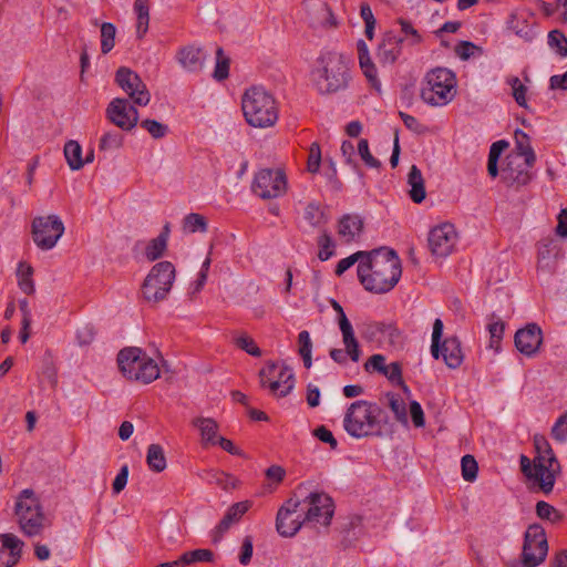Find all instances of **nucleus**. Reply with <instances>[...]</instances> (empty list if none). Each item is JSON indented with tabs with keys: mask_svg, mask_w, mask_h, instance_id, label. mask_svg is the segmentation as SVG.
I'll return each instance as SVG.
<instances>
[{
	"mask_svg": "<svg viewBox=\"0 0 567 567\" xmlns=\"http://www.w3.org/2000/svg\"><path fill=\"white\" fill-rule=\"evenodd\" d=\"M254 546L252 539L250 536H246L243 540L240 554H239V563L244 566H247L252 557Z\"/></svg>",
	"mask_w": 567,
	"mask_h": 567,
	"instance_id": "0e129e2a",
	"label": "nucleus"
},
{
	"mask_svg": "<svg viewBox=\"0 0 567 567\" xmlns=\"http://www.w3.org/2000/svg\"><path fill=\"white\" fill-rule=\"evenodd\" d=\"M298 498L300 513L307 524H319L328 526L334 513V504L332 498L322 491H310L308 485L300 484L295 493Z\"/></svg>",
	"mask_w": 567,
	"mask_h": 567,
	"instance_id": "0eeeda50",
	"label": "nucleus"
},
{
	"mask_svg": "<svg viewBox=\"0 0 567 567\" xmlns=\"http://www.w3.org/2000/svg\"><path fill=\"white\" fill-rule=\"evenodd\" d=\"M402 274L401 261L396 252L382 247L365 252L358 265V278L371 292L384 293L393 289Z\"/></svg>",
	"mask_w": 567,
	"mask_h": 567,
	"instance_id": "f257e3e1",
	"label": "nucleus"
},
{
	"mask_svg": "<svg viewBox=\"0 0 567 567\" xmlns=\"http://www.w3.org/2000/svg\"><path fill=\"white\" fill-rule=\"evenodd\" d=\"M313 435L321 442L328 443L332 449H336L338 445L332 432L328 430L324 425L317 427L313 431Z\"/></svg>",
	"mask_w": 567,
	"mask_h": 567,
	"instance_id": "774afa93",
	"label": "nucleus"
},
{
	"mask_svg": "<svg viewBox=\"0 0 567 567\" xmlns=\"http://www.w3.org/2000/svg\"><path fill=\"white\" fill-rule=\"evenodd\" d=\"M176 58L185 70L194 72L202 69L205 54L200 48L187 45L177 52Z\"/></svg>",
	"mask_w": 567,
	"mask_h": 567,
	"instance_id": "bb28decb",
	"label": "nucleus"
},
{
	"mask_svg": "<svg viewBox=\"0 0 567 567\" xmlns=\"http://www.w3.org/2000/svg\"><path fill=\"white\" fill-rule=\"evenodd\" d=\"M542 330L536 323H529L515 333V346L525 355H533L542 344Z\"/></svg>",
	"mask_w": 567,
	"mask_h": 567,
	"instance_id": "4be33fe9",
	"label": "nucleus"
},
{
	"mask_svg": "<svg viewBox=\"0 0 567 567\" xmlns=\"http://www.w3.org/2000/svg\"><path fill=\"white\" fill-rule=\"evenodd\" d=\"M303 219L313 228L323 225L326 223V216L321 205L316 202L308 203L305 207Z\"/></svg>",
	"mask_w": 567,
	"mask_h": 567,
	"instance_id": "58836bf2",
	"label": "nucleus"
},
{
	"mask_svg": "<svg viewBox=\"0 0 567 567\" xmlns=\"http://www.w3.org/2000/svg\"><path fill=\"white\" fill-rule=\"evenodd\" d=\"M167 227H165L164 233L159 234L148 243L145 249V256L150 261H154L163 256L167 246Z\"/></svg>",
	"mask_w": 567,
	"mask_h": 567,
	"instance_id": "e433bc0d",
	"label": "nucleus"
},
{
	"mask_svg": "<svg viewBox=\"0 0 567 567\" xmlns=\"http://www.w3.org/2000/svg\"><path fill=\"white\" fill-rule=\"evenodd\" d=\"M251 507V502L244 501L233 504L224 515L223 519L216 527V532L219 536H223L234 524L238 523L241 517Z\"/></svg>",
	"mask_w": 567,
	"mask_h": 567,
	"instance_id": "cd10ccee",
	"label": "nucleus"
},
{
	"mask_svg": "<svg viewBox=\"0 0 567 567\" xmlns=\"http://www.w3.org/2000/svg\"><path fill=\"white\" fill-rule=\"evenodd\" d=\"M107 120L123 131H131L138 122V112L127 99L115 97L106 107Z\"/></svg>",
	"mask_w": 567,
	"mask_h": 567,
	"instance_id": "6ab92c4d",
	"label": "nucleus"
},
{
	"mask_svg": "<svg viewBox=\"0 0 567 567\" xmlns=\"http://www.w3.org/2000/svg\"><path fill=\"white\" fill-rule=\"evenodd\" d=\"M23 543L13 534H0V567H13L21 557Z\"/></svg>",
	"mask_w": 567,
	"mask_h": 567,
	"instance_id": "5701e85b",
	"label": "nucleus"
},
{
	"mask_svg": "<svg viewBox=\"0 0 567 567\" xmlns=\"http://www.w3.org/2000/svg\"><path fill=\"white\" fill-rule=\"evenodd\" d=\"M299 354L303 360V364L309 369L312 364L311 351L312 341L307 330H302L298 336Z\"/></svg>",
	"mask_w": 567,
	"mask_h": 567,
	"instance_id": "79ce46f5",
	"label": "nucleus"
},
{
	"mask_svg": "<svg viewBox=\"0 0 567 567\" xmlns=\"http://www.w3.org/2000/svg\"><path fill=\"white\" fill-rule=\"evenodd\" d=\"M117 363L121 372L128 380L148 384L159 377L157 363L140 348L121 350Z\"/></svg>",
	"mask_w": 567,
	"mask_h": 567,
	"instance_id": "6e6552de",
	"label": "nucleus"
},
{
	"mask_svg": "<svg viewBox=\"0 0 567 567\" xmlns=\"http://www.w3.org/2000/svg\"><path fill=\"white\" fill-rule=\"evenodd\" d=\"M457 93V79L447 68H434L424 75L420 96L431 106L441 107L450 104Z\"/></svg>",
	"mask_w": 567,
	"mask_h": 567,
	"instance_id": "423d86ee",
	"label": "nucleus"
},
{
	"mask_svg": "<svg viewBox=\"0 0 567 567\" xmlns=\"http://www.w3.org/2000/svg\"><path fill=\"white\" fill-rule=\"evenodd\" d=\"M192 424L199 431L204 446L217 445V440L220 437L217 435L219 426L214 419L199 416L194 419Z\"/></svg>",
	"mask_w": 567,
	"mask_h": 567,
	"instance_id": "c756f323",
	"label": "nucleus"
},
{
	"mask_svg": "<svg viewBox=\"0 0 567 567\" xmlns=\"http://www.w3.org/2000/svg\"><path fill=\"white\" fill-rule=\"evenodd\" d=\"M146 462L152 471H164L166 468V458L163 447L158 444H151L147 449Z\"/></svg>",
	"mask_w": 567,
	"mask_h": 567,
	"instance_id": "c9c22d12",
	"label": "nucleus"
},
{
	"mask_svg": "<svg viewBox=\"0 0 567 567\" xmlns=\"http://www.w3.org/2000/svg\"><path fill=\"white\" fill-rule=\"evenodd\" d=\"M246 122L254 127H271L278 121V105L275 97L262 86H251L241 97Z\"/></svg>",
	"mask_w": 567,
	"mask_h": 567,
	"instance_id": "39448f33",
	"label": "nucleus"
},
{
	"mask_svg": "<svg viewBox=\"0 0 567 567\" xmlns=\"http://www.w3.org/2000/svg\"><path fill=\"white\" fill-rule=\"evenodd\" d=\"M443 321L435 319L432 331L431 354L434 359L442 358L450 369H457L464 359L461 341L456 337H450L441 342L443 334Z\"/></svg>",
	"mask_w": 567,
	"mask_h": 567,
	"instance_id": "f8f14e48",
	"label": "nucleus"
},
{
	"mask_svg": "<svg viewBox=\"0 0 567 567\" xmlns=\"http://www.w3.org/2000/svg\"><path fill=\"white\" fill-rule=\"evenodd\" d=\"M209 482L215 483L225 489L235 487V478L224 472L210 473Z\"/></svg>",
	"mask_w": 567,
	"mask_h": 567,
	"instance_id": "680f3d73",
	"label": "nucleus"
},
{
	"mask_svg": "<svg viewBox=\"0 0 567 567\" xmlns=\"http://www.w3.org/2000/svg\"><path fill=\"white\" fill-rule=\"evenodd\" d=\"M382 374L386 377L388 380L395 385L403 384L402 367L399 362H391L390 364H388Z\"/></svg>",
	"mask_w": 567,
	"mask_h": 567,
	"instance_id": "4d7b16f0",
	"label": "nucleus"
},
{
	"mask_svg": "<svg viewBox=\"0 0 567 567\" xmlns=\"http://www.w3.org/2000/svg\"><path fill=\"white\" fill-rule=\"evenodd\" d=\"M536 513L542 519H548L550 522H555L559 517L557 511L551 505L543 501L536 504Z\"/></svg>",
	"mask_w": 567,
	"mask_h": 567,
	"instance_id": "052dcab7",
	"label": "nucleus"
},
{
	"mask_svg": "<svg viewBox=\"0 0 567 567\" xmlns=\"http://www.w3.org/2000/svg\"><path fill=\"white\" fill-rule=\"evenodd\" d=\"M408 184L410 186L409 194L411 199L416 204L422 203L426 196L424 178L421 171L415 165H412L410 168Z\"/></svg>",
	"mask_w": 567,
	"mask_h": 567,
	"instance_id": "7c9ffc66",
	"label": "nucleus"
},
{
	"mask_svg": "<svg viewBox=\"0 0 567 567\" xmlns=\"http://www.w3.org/2000/svg\"><path fill=\"white\" fill-rule=\"evenodd\" d=\"M32 239L41 250H51L64 234V224L58 215L38 216L31 225Z\"/></svg>",
	"mask_w": 567,
	"mask_h": 567,
	"instance_id": "ddd939ff",
	"label": "nucleus"
},
{
	"mask_svg": "<svg viewBox=\"0 0 567 567\" xmlns=\"http://www.w3.org/2000/svg\"><path fill=\"white\" fill-rule=\"evenodd\" d=\"M260 383L279 398L286 396L295 386L292 369L284 363H267L260 373Z\"/></svg>",
	"mask_w": 567,
	"mask_h": 567,
	"instance_id": "2eb2a0df",
	"label": "nucleus"
},
{
	"mask_svg": "<svg viewBox=\"0 0 567 567\" xmlns=\"http://www.w3.org/2000/svg\"><path fill=\"white\" fill-rule=\"evenodd\" d=\"M321 151L318 143H312L309 150L307 167L310 173H317L320 167Z\"/></svg>",
	"mask_w": 567,
	"mask_h": 567,
	"instance_id": "13d9d810",
	"label": "nucleus"
},
{
	"mask_svg": "<svg viewBox=\"0 0 567 567\" xmlns=\"http://www.w3.org/2000/svg\"><path fill=\"white\" fill-rule=\"evenodd\" d=\"M507 84L512 87V94L516 103L522 107H527V87L522 81L517 76H511L507 79Z\"/></svg>",
	"mask_w": 567,
	"mask_h": 567,
	"instance_id": "c03bdc74",
	"label": "nucleus"
},
{
	"mask_svg": "<svg viewBox=\"0 0 567 567\" xmlns=\"http://www.w3.org/2000/svg\"><path fill=\"white\" fill-rule=\"evenodd\" d=\"M548 544L545 530L539 525H530L525 532L522 559L513 561L508 567H537L546 558Z\"/></svg>",
	"mask_w": 567,
	"mask_h": 567,
	"instance_id": "9b49d317",
	"label": "nucleus"
},
{
	"mask_svg": "<svg viewBox=\"0 0 567 567\" xmlns=\"http://www.w3.org/2000/svg\"><path fill=\"white\" fill-rule=\"evenodd\" d=\"M342 423L351 437L381 436L386 425V416L375 402L357 400L347 408Z\"/></svg>",
	"mask_w": 567,
	"mask_h": 567,
	"instance_id": "7ed1b4c3",
	"label": "nucleus"
},
{
	"mask_svg": "<svg viewBox=\"0 0 567 567\" xmlns=\"http://www.w3.org/2000/svg\"><path fill=\"white\" fill-rule=\"evenodd\" d=\"M116 28L113 23L104 22L101 25V51L109 53L115 45Z\"/></svg>",
	"mask_w": 567,
	"mask_h": 567,
	"instance_id": "a19ab883",
	"label": "nucleus"
},
{
	"mask_svg": "<svg viewBox=\"0 0 567 567\" xmlns=\"http://www.w3.org/2000/svg\"><path fill=\"white\" fill-rule=\"evenodd\" d=\"M363 221L357 215H344L338 225V236L342 243L349 244L357 240L362 231Z\"/></svg>",
	"mask_w": 567,
	"mask_h": 567,
	"instance_id": "393cba45",
	"label": "nucleus"
},
{
	"mask_svg": "<svg viewBox=\"0 0 567 567\" xmlns=\"http://www.w3.org/2000/svg\"><path fill=\"white\" fill-rule=\"evenodd\" d=\"M564 257L560 241L556 238H545L538 246V269L544 272H555L559 260Z\"/></svg>",
	"mask_w": 567,
	"mask_h": 567,
	"instance_id": "aec40b11",
	"label": "nucleus"
},
{
	"mask_svg": "<svg viewBox=\"0 0 567 567\" xmlns=\"http://www.w3.org/2000/svg\"><path fill=\"white\" fill-rule=\"evenodd\" d=\"M229 74V59L224 54L221 48L216 51V65L214 70V78L217 81H223L228 78Z\"/></svg>",
	"mask_w": 567,
	"mask_h": 567,
	"instance_id": "de8ad7c7",
	"label": "nucleus"
},
{
	"mask_svg": "<svg viewBox=\"0 0 567 567\" xmlns=\"http://www.w3.org/2000/svg\"><path fill=\"white\" fill-rule=\"evenodd\" d=\"M64 156L72 171H79L84 166L82 147L76 141H69L64 145Z\"/></svg>",
	"mask_w": 567,
	"mask_h": 567,
	"instance_id": "473e14b6",
	"label": "nucleus"
},
{
	"mask_svg": "<svg viewBox=\"0 0 567 567\" xmlns=\"http://www.w3.org/2000/svg\"><path fill=\"white\" fill-rule=\"evenodd\" d=\"M402 40L395 35H386L378 48V59L383 64L394 63L401 54Z\"/></svg>",
	"mask_w": 567,
	"mask_h": 567,
	"instance_id": "c85d7f7f",
	"label": "nucleus"
},
{
	"mask_svg": "<svg viewBox=\"0 0 567 567\" xmlns=\"http://www.w3.org/2000/svg\"><path fill=\"white\" fill-rule=\"evenodd\" d=\"M457 243L454 225L444 223L432 228L429 233L427 245L431 254L437 258L451 255Z\"/></svg>",
	"mask_w": 567,
	"mask_h": 567,
	"instance_id": "f3484780",
	"label": "nucleus"
},
{
	"mask_svg": "<svg viewBox=\"0 0 567 567\" xmlns=\"http://www.w3.org/2000/svg\"><path fill=\"white\" fill-rule=\"evenodd\" d=\"M534 445L536 455L533 463L527 456L522 455L520 467L533 487L547 494L553 491L560 465L545 436L535 435Z\"/></svg>",
	"mask_w": 567,
	"mask_h": 567,
	"instance_id": "20e7f679",
	"label": "nucleus"
},
{
	"mask_svg": "<svg viewBox=\"0 0 567 567\" xmlns=\"http://www.w3.org/2000/svg\"><path fill=\"white\" fill-rule=\"evenodd\" d=\"M389 406L391 411L394 413L396 421L404 424L408 423L406 404L401 396L396 394L390 395Z\"/></svg>",
	"mask_w": 567,
	"mask_h": 567,
	"instance_id": "49530a36",
	"label": "nucleus"
},
{
	"mask_svg": "<svg viewBox=\"0 0 567 567\" xmlns=\"http://www.w3.org/2000/svg\"><path fill=\"white\" fill-rule=\"evenodd\" d=\"M462 477L466 482H474L477 477L478 465L472 455H464L461 460Z\"/></svg>",
	"mask_w": 567,
	"mask_h": 567,
	"instance_id": "09e8293b",
	"label": "nucleus"
},
{
	"mask_svg": "<svg viewBox=\"0 0 567 567\" xmlns=\"http://www.w3.org/2000/svg\"><path fill=\"white\" fill-rule=\"evenodd\" d=\"M303 515L300 513V506L298 498L292 495L285 504L279 508L276 518V528L278 533L284 537H291L307 524Z\"/></svg>",
	"mask_w": 567,
	"mask_h": 567,
	"instance_id": "a211bd4d",
	"label": "nucleus"
},
{
	"mask_svg": "<svg viewBox=\"0 0 567 567\" xmlns=\"http://www.w3.org/2000/svg\"><path fill=\"white\" fill-rule=\"evenodd\" d=\"M487 330L489 333L488 347L495 351H498L505 330L504 322L499 318L493 316L487 324Z\"/></svg>",
	"mask_w": 567,
	"mask_h": 567,
	"instance_id": "4c0bfd02",
	"label": "nucleus"
},
{
	"mask_svg": "<svg viewBox=\"0 0 567 567\" xmlns=\"http://www.w3.org/2000/svg\"><path fill=\"white\" fill-rule=\"evenodd\" d=\"M16 515L22 532L28 536L39 535L45 523L40 502L33 491L23 489L16 502Z\"/></svg>",
	"mask_w": 567,
	"mask_h": 567,
	"instance_id": "9d476101",
	"label": "nucleus"
},
{
	"mask_svg": "<svg viewBox=\"0 0 567 567\" xmlns=\"http://www.w3.org/2000/svg\"><path fill=\"white\" fill-rule=\"evenodd\" d=\"M115 81L135 105L146 106L150 103L151 93L133 70L125 66L120 68L116 71Z\"/></svg>",
	"mask_w": 567,
	"mask_h": 567,
	"instance_id": "dca6fc26",
	"label": "nucleus"
},
{
	"mask_svg": "<svg viewBox=\"0 0 567 567\" xmlns=\"http://www.w3.org/2000/svg\"><path fill=\"white\" fill-rule=\"evenodd\" d=\"M548 45L550 49L556 50L560 56L567 55V39L563 32L553 30L548 34Z\"/></svg>",
	"mask_w": 567,
	"mask_h": 567,
	"instance_id": "8fccbe9b",
	"label": "nucleus"
},
{
	"mask_svg": "<svg viewBox=\"0 0 567 567\" xmlns=\"http://www.w3.org/2000/svg\"><path fill=\"white\" fill-rule=\"evenodd\" d=\"M358 153L364 164L371 168H379L381 163L373 157L369 150V143L367 140H360L358 143Z\"/></svg>",
	"mask_w": 567,
	"mask_h": 567,
	"instance_id": "5fc2aeb1",
	"label": "nucleus"
},
{
	"mask_svg": "<svg viewBox=\"0 0 567 567\" xmlns=\"http://www.w3.org/2000/svg\"><path fill=\"white\" fill-rule=\"evenodd\" d=\"M286 174L279 168H262L255 174L251 190L262 199L280 197L287 192Z\"/></svg>",
	"mask_w": 567,
	"mask_h": 567,
	"instance_id": "4468645a",
	"label": "nucleus"
},
{
	"mask_svg": "<svg viewBox=\"0 0 567 567\" xmlns=\"http://www.w3.org/2000/svg\"><path fill=\"white\" fill-rule=\"evenodd\" d=\"M33 268L25 261H20L17 268L18 286L25 295H33L35 291L34 281L32 279Z\"/></svg>",
	"mask_w": 567,
	"mask_h": 567,
	"instance_id": "2f4dec72",
	"label": "nucleus"
},
{
	"mask_svg": "<svg viewBox=\"0 0 567 567\" xmlns=\"http://www.w3.org/2000/svg\"><path fill=\"white\" fill-rule=\"evenodd\" d=\"M357 50L359 55V65L362 70L368 82L377 90H380L381 82L378 78V71L372 62L367 43L363 40L357 42Z\"/></svg>",
	"mask_w": 567,
	"mask_h": 567,
	"instance_id": "b1692460",
	"label": "nucleus"
},
{
	"mask_svg": "<svg viewBox=\"0 0 567 567\" xmlns=\"http://www.w3.org/2000/svg\"><path fill=\"white\" fill-rule=\"evenodd\" d=\"M319 246H320V250L318 254L319 259L322 261L328 260L333 255V251H332L333 245H332L331 237L328 234H323L319 238Z\"/></svg>",
	"mask_w": 567,
	"mask_h": 567,
	"instance_id": "e2e57ef3",
	"label": "nucleus"
},
{
	"mask_svg": "<svg viewBox=\"0 0 567 567\" xmlns=\"http://www.w3.org/2000/svg\"><path fill=\"white\" fill-rule=\"evenodd\" d=\"M208 224L206 218L197 213H190L183 219V230L188 234L206 233Z\"/></svg>",
	"mask_w": 567,
	"mask_h": 567,
	"instance_id": "ea45409f",
	"label": "nucleus"
},
{
	"mask_svg": "<svg viewBox=\"0 0 567 567\" xmlns=\"http://www.w3.org/2000/svg\"><path fill=\"white\" fill-rule=\"evenodd\" d=\"M128 478V467L127 465L122 466L117 475L115 476L112 485L113 493L118 494L121 493L126 484Z\"/></svg>",
	"mask_w": 567,
	"mask_h": 567,
	"instance_id": "338daca9",
	"label": "nucleus"
},
{
	"mask_svg": "<svg viewBox=\"0 0 567 567\" xmlns=\"http://www.w3.org/2000/svg\"><path fill=\"white\" fill-rule=\"evenodd\" d=\"M516 152L512 155H519L525 158L527 164H534L536 155L530 146L529 137L522 131L515 132Z\"/></svg>",
	"mask_w": 567,
	"mask_h": 567,
	"instance_id": "72a5a7b5",
	"label": "nucleus"
},
{
	"mask_svg": "<svg viewBox=\"0 0 567 567\" xmlns=\"http://www.w3.org/2000/svg\"><path fill=\"white\" fill-rule=\"evenodd\" d=\"M236 346L246 351L248 354L252 357H260L261 351L254 341V339L247 334H240L235 339Z\"/></svg>",
	"mask_w": 567,
	"mask_h": 567,
	"instance_id": "3c124183",
	"label": "nucleus"
},
{
	"mask_svg": "<svg viewBox=\"0 0 567 567\" xmlns=\"http://www.w3.org/2000/svg\"><path fill=\"white\" fill-rule=\"evenodd\" d=\"M351 79L350 60L331 50L321 51L310 71V82L321 95L348 89Z\"/></svg>",
	"mask_w": 567,
	"mask_h": 567,
	"instance_id": "f03ea898",
	"label": "nucleus"
},
{
	"mask_svg": "<svg viewBox=\"0 0 567 567\" xmlns=\"http://www.w3.org/2000/svg\"><path fill=\"white\" fill-rule=\"evenodd\" d=\"M95 332L92 326L85 324L76 331L79 346H89L94 339Z\"/></svg>",
	"mask_w": 567,
	"mask_h": 567,
	"instance_id": "69168bd1",
	"label": "nucleus"
},
{
	"mask_svg": "<svg viewBox=\"0 0 567 567\" xmlns=\"http://www.w3.org/2000/svg\"><path fill=\"white\" fill-rule=\"evenodd\" d=\"M122 144V135L115 132H107L100 140V148L103 151L120 148Z\"/></svg>",
	"mask_w": 567,
	"mask_h": 567,
	"instance_id": "603ef678",
	"label": "nucleus"
},
{
	"mask_svg": "<svg viewBox=\"0 0 567 567\" xmlns=\"http://www.w3.org/2000/svg\"><path fill=\"white\" fill-rule=\"evenodd\" d=\"M331 306L338 315L337 321H338V326H339V329H340V332L342 336V342L344 346L350 348V350L354 354V359H355L357 358V350H355L357 338L354 334V329H353L351 322L349 321V319L347 318V316L343 311V308L340 306V303L337 302L336 300H331Z\"/></svg>",
	"mask_w": 567,
	"mask_h": 567,
	"instance_id": "a878e982",
	"label": "nucleus"
},
{
	"mask_svg": "<svg viewBox=\"0 0 567 567\" xmlns=\"http://www.w3.org/2000/svg\"><path fill=\"white\" fill-rule=\"evenodd\" d=\"M134 11L137 16L136 33L138 38H142L148 30L150 8L147 0H135Z\"/></svg>",
	"mask_w": 567,
	"mask_h": 567,
	"instance_id": "f704fd0d",
	"label": "nucleus"
},
{
	"mask_svg": "<svg viewBox=\"0 0 567 567\" xmlns=\"http://www.w3.org/2000/svg\"><path fill=\"white\" fill-rule=\"evenodd\" d=\"M175 280V268L169 261L154 265L142 285V296L148 303H158L167 299Z\"/></svg>",
	"mask_w": 567,
	"mask_h": 567,
	"instance_id": "1a4fd4ad",
	"label": "nucleus"
},
{
	"mask_svg": "<svg viewBox=\"0 0 567 567\" xmlns=\"http://www.w3.org/2000/svg\"><path fill=\"white\" fill-rule=\"evenodd\" d=\"M355 350H357V358L355 359H354V354L352 353L350 348H348L347 346H344V349H331L330 350V358L336 363H339V364H346L348 358L351 361H353V362H358L360 360V357H361L360 346H359L358 341H357Z\"/></svg>",
	"mask_w": 567,
	"mask_h": 567,
	"instance_id": "a18cd8bd",
	"label": "nucleus"
},
{
	"mask_svg": "<svg viewBox=\"0 0 567 567\" xmlns=\"http://www.w3.org/2000/svg\"><path fill=\"white\" fill-rule=\"evenodd\" d=\"M534 164H527L519 155H509L501 171V176L508 184L525 185L529 181V168Z\"/></svg>",
	"mask_w": 567,
	"mask_h": 567,
	"instance_id": "412c9836",
	"label": "nucleus"
},
{
	"mask_svg": "<svg viewBox=\"0 0 567 567\" xmlns=\"http://www.w3.org/2000/svg\"><path fill=\"white\" fill-rule=\"evenodd\" d=\"M365 252L358 251L347 258L341 259L336 267V275L341 276L344 271L351 268L357 261L364 259Z\"/></svg>",
	"mask_w": 567,
	"mask_h": 567,
	"instance_id": "bf43d9fd",
	"label": "nucleus"
},
{
	"mask_svg": "<svg viewBox=\"0 0 567 567\" xmlns=\"http://www.w3.org/2000/svg\"><path fill=\"white\" fill-rule=\"evenodd\" d=\"M141 126L146 130L150 135L154 138H162L167 134V126L155 121V120H145L141 123Z\"/></svg>",
	"mask_w": 567,
	"mask_h": 567,
	"instance_id": "6e6d98bb",
	"label": "nucleus"
},
{
	"mask_svg": "<svg viewBox=\"0 0 567 567\" xmlns=\"http://www.w3.org/2000/svg\"><path fill=\"white\" fill-rule=\"evenodd\" d=\"M213 556L214 555H213L212 550L200 548V549L186 551L179 558L183 563V566L186 567L188 565H193L196 563L212 561Z\"/></svg>",
	"mask_w": 567,
	"mask_h": 567,
	"instance_id": "37998d69",
	"label": "nucleus"
},
{
	"mask_svg": "<svg viewBox=\"0 0 567 567\" xmlns=\"http://www.w3.org/2000/svg\"><path fill=\"white\" fill-rule=\"evenodd\" d=\"M551 436L559 443H565L567 439V412L563 413L555 422L551 429Z\"/></svg>",
	"mask_w": 567,
	"mask_h": 567,
	"instance_id": "864d4df0",
	"label": "nucleus"
}]
</instances>
